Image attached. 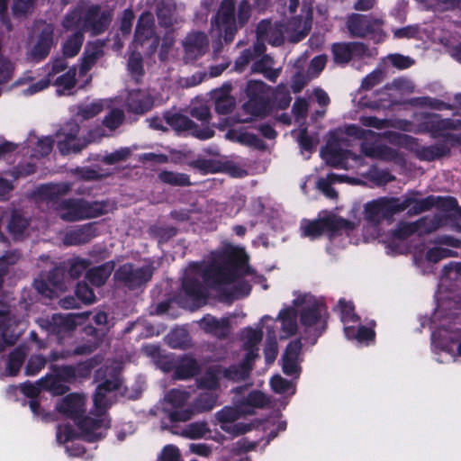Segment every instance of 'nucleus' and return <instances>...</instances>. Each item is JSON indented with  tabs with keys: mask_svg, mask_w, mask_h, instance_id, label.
I'll list each match as a JSON object with an SVG mask.
<instances>
[{
	"mask_svg": "<svg viewBox=\"0 0 461 461\" xmlns=\"http://www.w3.org/2000/svg\"><path fill=\"white\" fill-rule=\"evenodd\" d=\"M120 385V378L117 374H113L96 388L94 396L95 411L77 421L82 437L86 441L94 442L104 437L110 424L105 410L116 400L115 391L119 390Z\"/></svg>",
	"mask_w": 461,
	"mask_h": 461,
	"instance_id": "nucleus-4",
	"label": "nucleus"
},
{
	"mask_svg": "<svg viewBox=\"0 0 461 461\" xmlns=\"http://www.w3.org/2000/svg\"><path fill=\"white\" fill-rule=\"evenodd\" d=\"M104 109V101L98 100L90 104H85L78 106L77 115L82 119L87 120L99 114Z\"/></svg>",
	"mask_w": 461,
	"mask_h": 461,
	"instance_id": "nucleus-53",
	"label": "nucleus"
},
{
	"mask_svg": "<svg viewBox=\"0 0 461 461\" xmlns=\"http://www.w3.org/2000/svg\"><path fill=\"white\" fill-rule=\"evenodd\" d=\"M25 355L26 353L22 348L14 349L10 354L6 366V373L8 375H15L19 372L23 363Z\"/></svg>",
	"mask_w": 461,
	"mask_h": 461,
	"instance_id": "nucleus-52",
	"label": "nucleus"
},
{
	"mask_svg": "<svg viewBox=\"0 0 461 461\" xmlns=\"http://www.w3.org/2000/svg\"><path fill=\"white\" fill-rule=\"evenodd\" d=\"M113 210V205L104 202H87L82 199H68L57 207L59 216L67 221L98 217Z\"/></svg>",
	"mask_w": 461,
	"mask_h": 461,
	"instance_id": "nucleus-10",
	"label": "nucleus"
},
{
	"mask_svg": "<svg viewBox=\"0 0 461 461\" xmlns=\"http://www.w3.org/2000/svg\"><path fill=\"white\" fill-rule=\"evenodd\" d=\"M357 226L356 222L346 221L331 212H326L318 220L303 221L301 225L303 235L315 239L324 232L338 230H351Z\"/></svg>",
	"mask_w": 461,
	"mask_h": 461,
	"instance_id": "nucleus-13",
	"label": "nucleus"
},
{
	"mask_svg": "<svg viewBox=\"0 0 461 461\" xmlns=\"http://www.w3.org/2000/svg\"><path fill=\"white\" fill-rule=\"evenodd\" d=\"M89 262L83 258H73L70 262L69 274L72 277H79L88 267Z\"/></svg>",
	"mask_w": 461,
	"mask_h": 461,
	"instance_id": "nucleus-64",
	"label": "nucleus"
},
{
	"mask_svg": "<svg viewBox=\"0 0 461 461\" xmlns=\"http://www.w3.org/2000/svg\"><path fill=\"white\" fill-rule=\"evenodd\" d=\"M332 54L336 63L345 64L353 58L371 57L373 50L360 42L335 43L332 46Z\"/></svg>",
	"mask_w": 461,
	"mask_h": 461,
	"instance_id": "nucleus-24",
	"label": "nucleus"
},
{
	"mask_svg": "<svg viewBox=\"0 0 461 461\" xmlns=\"http://www.w3.org/2000/svg\"><path fill=\"white\" fill-rule=\"evenodd\" d=\"M112 13L101 10L98 6L77 7L68 14L63 20V27L68 31H76L63 44L66 57L76 56L83 44V32L91 31L94 34L102 32L109 24Z\"/></svg>",
	"mask_w": 461,
	"mask_h": 461,
	"instance_id": "nucleus-3",
	"label": "nucleus"
},
{
	"mask_svg": "<svg viewBox=\"0 0 461 461\" xmlns=\"http://www.w3.org/2000/svg\"><path fill=\"white\" fill-rule=\"evenodd\" d=\"M422 118L423 122L417 127H414L411 123L404 122V125L401 126V128L405 131H430L434 136H436L438 134L439 135L441 131L457 128V124L459 123V121L441 119L436 113L427 114Z\"/></svg>",
	"mask_w": 461,
	"mask_h": 461,
	"instance_id": "nucleus-23",
	"label": "nucleus"
},
{
	"mask_svg": "<svg viewBox=\"0 0 461 461\" xmlns=\"http://www.w3.org/2000/svg\"><path fill=\"white\" fill-rule=\"evenodd\" d=\"M230 86L224 85L221 89L213 92L215 99V110L219 113H228L235 104V100L230 95Z\"/></svg>",
	"mask_w": 461,
	"mask_h": 461,
	"instance_id": "nucleus-41",
	"label": "nucleus"
},
{
	"mask_svg": "<svg viewBox=\"0 0 461 461\" xmlns=\"http://www.w3.org/2000/svg\"><path fill=\"white\" fill-rule=\"evenodd\" d=\"M28 226L26 219L22 217L18 213H14L12 216L11 221L8 224V229L11 234L15 238L20 237Z\"/></svg>",
	"mask_w": 461,
	"mask_h": 461,
	"instance_id": "nucleus-55",
	"label": "nucleus"
},
{
	"mask_svg": "<svg viewBox=\"0 0 461 461\" xmlns=\"http://www.w3.org/2000/svg\"><path fill=\"white\" fill-rule=\"evenodd\" d=\"M40 385L42 389L51 393L54 395H60L67 392L68 387L57 375H47L40 380Z\"/></svg>",
	"mask_w": 461,
	"mask_h": 461,
	"instance_id": "nucleus-46",
	"label": "nucleus"
},
{
	"mask_svg": "<svg viewBox=\"0 0 461 461\" xmlns=\"http://www.w3.org/2000/svg\"><path fill=\"white\" fill-rule=\"evenodd\" d=\"M86 397L80 393H69L56 403V410L62 415L77 420L85 411Z\"/></svg>",
	"mask_w": 461,
	"mask_h": 461,
	"instance_id": "nucleus-27",
	"label": "nucleus"
},
{
	"mask_svg": "<svg viewBox=\"0 0 461 461\" xmlns=\"http://www.w3.org/2000/svg\"><path fill=\"white\" fill-rule=\"evenodd\" d=\"M225 138L231 141L239 142L242 145L253 147L256 149H263L264 143L256 135L244 131L242 130L232 129L227 131Z\"/></svg>",
	"mask_w": 461,
	"mask_h": 461,
	"instance_id": "nucleus-39",
	"label": "nucleus"
},
{
	"mask_svg": "<svg viewBox=\"0 0 461 461\" xmlns=\"http://www.w3.org/2000/svg\"><path fill=\"white\" fill-rule=\"evenodd\" d=\"M323 158L331 166L349 169L355 167L360 158L348 150H335L328 147L321 152Z\"/></svg>",
	"mask_w": 461,
	"mask_h": 461,
	"instance_id": "nucleus-29",
	"label": "nucleus"
},
{
	"mask_svg": "<svg viewBox=\"0 0 461 461\" xmlns=\"http://www.w3.org/2000/svg\"><path fill=\"white\" fill-rule=\"evenodd\" d=\"M292 305L282 309L277 320L281 321L282 338L299 334L302 339L314 344L325 331L329 312L321 297L310 293H293Z\"/></svg>",
	"mask_w": 461,
	"mask_h": 461,
	"instance_id": "nucleus-2",
	"label": "nucleus"
},
{
	"mask_svg": "<svg viewBox=\"0 0 461 461\" xmlns=\"http://www.w3.org/2000/svg\"><path fill=\"white\" fill-rule=\"evenodd\" d=\"M336 312L339 314L340 321L344 324V333L348 339H356L359 344H367L375 338L372 328L355 326L358 321V316L354 312L351 302L340 299L336 306Z\"/></svg>",
	"mask_w": 461,
	"mask_h": 461,
	"instance_id": "nucleus-11",
	"label": "nucleus"
},
{
	"mask_svg": "<svg viewBox=\"0 0 461 461\" xmlns=\"http://www.w3.org/2000/svg\"><path fill=\"white\" fill-rule=\"evenodd\" d=\"M210 432L207 424L204 422H194L186 425L179 433L180 436L191 438L197 439L206 436L207 433Z\"/></svg>",
	"mask_w": 461,
	"mask_h": 461,
	"instance_id": "nucleus-51",
	"label": "nucleus"
},
{
	"mask_svg": "<svg viewBox=\"0 0 461 461\" xmlns=\"http://www.w3.org/2000/svg\"><path fill=\"white\" fill-rule=\"evenodd\" d=\"M327 63V57L324 55H320L312 59L309 68L307 70V74L309 77H317L322 69L325 68Z\"/></svg>",
	"mask_w": 461,
	"mask_h": 461,
	"instance_id": "nucleus-61",
	"label": "nucleus"
},
{
	"mask_svg": "<svg viewBox=\"0 0 461 461\" xmlns=\"http://www.w3.org/2000/svg\"><path fill=\"white\" fill-rule=\"evenodd\" d=\"M381 22L371 20L366 16L360 14H352L348 17L347 26L352 36L364 37L371 34L376 42L382 41L385 35L381 28Z\"/></svg>",
	"mask_w": 461,
	"mask_h": 461,
	"instance_id": "nucleus-17",
	"label": "nucleus"
},
{
	"mask_svg": "<svg viewBox=\"0 0 461 461\" xmlns=\"http://www.w3.org/2000/svg\"><path fill=\"white\" fill-rule=\"evenodd\" d=\"M113 263L108 262L101 267L89 270L86 274V278L92 285L100 286L105 283L113 270Z\"/></svg>",
	"mask_w": 461,
	"mask_h": 461,
	"instance_id": "nucleus-45",
	"label": "nucleus"
},
{
	"mask_svg": "<svg viewBox=\"0 0 461 461\" xmlns=\"http://www.w3.org/2000/svg\"><path fill=\"white\" fill-rule=\"evenodd\" d=\"M201 328L208 333L218 338L225 337L230 330L229 320L216 319L213 316L207 315L200 321Z\"/></svg>",
	"mask_w": 461,
	"mask_h": 461,
	"instance_id": "nucleus-36",
	"label": "nucleus"
},
{
	"mask_svg": "<svg viewBox=\"0 0 461 461\" xmlns=\"http://www.w3.org/2000/svg\"><path fill=\"white\" fill-rule=\"evenodd\" d=\"M309 19L294 18L285 26L272 28L269 22H261L258 26V36L261 41H267L273 45H280L285 39L297 42L309 32Z\"/></svg>",
	"mask_w": 461,
	"mask_h": 461,
	"instance_id": "nucleus-8",
	"label": "nucleus"
},
{
	"mask_svg": "<svg viewBox=\"0 0 461 461\" xmlns=\"http://www.w3.org/2000/svg\"><path fill=\"white\" fill-rule=\"evenodd\" d=\"M431 204V198L417 200L412 197H382L366 203L365 219L373 225H378L382 221L388 220L393 214L406 209H410L412 213H420L429 209Z\"/></svg>",
	"mask_w": 461,
	"mask_h": 461,
	"instance_id": "nucleus-7",
	"label": "nucleus"
},
{
	"mask_svg": "<svg viewBox=\"0 0 461 461\" xmlns=\"http://www.w3.org/2000/svg\"><path fill=\"white\" fill-rule=\"evenodd\" d=\"M28 146L32 149V156L43 157L50 153L53 147V140L50 137L38 138L31 135L27 140Z\"/></svg>",
	"mask_w": 461,
	"mask_h": 461,
	"instance_id": "nucleus-44",
	"label": "nucleus"
},
{
	"mask_svg": "<svg viewBox=\"0 0 461 461\" xmlns=\"http://www.w3.org/2000/svg\"><path fill=\"white\" fill-rule=\"evenodd\" d=\"M274 60L269 56H264L252 66V71L261 73L270 81H276L279 77L280 68H274Z\"/></svg>",
	"mask_w": 461,
	"mask_h": 461,
	"instance_id": "nucleus-43",
	"label": "nucleus"
},
{
	"mask_svg": "<svg viewBox=\"0 0 461 461\" xmlns=\"http://www.w3.org/2000/svg\"><path fill=\"white\" fill-rule=\"evenodd\" d=\"M267 86L262 81H249L247 86L248 102L243 110L252 117L265 113L267 104Z\"/></svg>",
	"mask_w": 461,
	"mask_h": 461,
	"instance_id": "nucleus-16",
	"label": "nucleus"
},
{
	"mask_svg": "<svg viewBox=\"0 0 461 461\" xmlns=\"http://www.w3.org/2000/svg\"><path fill=\"white\" fill-rule=\"evenodd\" d=\"M390 137L393 143L414 151L420 159L430 161L446 153V149L442 146L423 147L419 145L414 138L406 134L395 133Z\"/></svg>",
	"mask_w": 461,
	"mask_h": 461,
	"instance_id": "nucleus-19",
	"label": "nucleus"
},
{
	"mask_svg": "<svg viewBox=\"0 0 461 461\" xmlns=\"http://www.w3.org/2000/svg\"><path fill=\"white\" fill-rule=\"evenodd\" d=\"M432 347L437 361L447 363L461 358V329L456 327L440 328L432 333Z\"/></svg>",
	"mask_w": 461,
	"mask_h": 461,
	"instance_id": "nucleus-9",
	"label": "nucleus"
},
{
	"mask_svg": "<svg viewBox=\"0 0 461 461\" xmlns=\"http://www.w3.org/2000/svg\"><path fill=\"white\" fill-rule=\"evenodd\" d=\"M128 109L136 113L149 110L154 104V99L149 90H131L126 98Z\"/></svg>",
	"mask_w": 461,
	"mask_h": 461,
	"instance_id": "nucleus-30",
	"label": "nucleus"
},
{
	"mask_svg": "<svg viewBox=\"0 0 461 461\" xmlns=\"http://www.w3.org/2000/svg\"><path fill=\"white\" fill-rule=\"evenodd\" d=\"M165 119L167 124L171 126L175 131L187 132L200 140L211 139L214 134L213 130L210 127L203 126L201 128L188 117L179 113H168L166 115Z\"/></svg>",
	"mask_w": 461,
	"mask_h": 461,
	"instance_id": "nucleus-21",
	"label": "nucleus"
},
{
	"mask_svg": "<svg viewBox=\"0 0 461 461\" xmlns=\"http://www.w3.org/2000/svg\"><path fill=\"white\" fill-rule=\"evenodd\" d=\"M54 45V28L50 23H42L31 38L26 57L32 61H41L47 58Z\"/></svg>",
	"mask_w": 461,
	"mask_h": 461,
	"instance_id": "nucleus-15",
	"label": "nucleus"
},
{
	"mask_svg": "<svg viewBox=\"0 0 461 461\" xmlns=\"http://www.w3.org/2000/svg\"><path fill=\"white\" fill-rule=\"evenodd\" d=\"M217 396L212 392H206L200 395L196 407L199 411H210L216 403Z\"/></svg>",
	"mask_w": 461,
	"mask_h": 461,
	"instance_id": "nucleus-60",
	"label": "nucleus"
},
{
	"mask_svg": "<svg viewBox=\"0 0 461 461\" xmlns=\"http://www.w3.org/2000/svg\"><path fill=\"white\" fill-rule=\"evenodd\" d=\"M14 70L15 65L11 59L8 58L0 59V95L3 92L10 89L7 85L12 79Z\"/></svg>",
	"mask_w": 461,
	"mask_h": 461,
	"instance_id": "nucleus-47",
	"label": "nucleus"
},
{
	"mask_svg": "<svg viewBox=\"0 0 461 461\" xmlns=\"http://www.w3.org/2000/svg\"><path fill=\"white\" fill-rule=\"evenodd\" d=\"M245 415L240 411V405L236 407H225L215 414L220 428L231 436H238L246 433L250 426L244 423H237L236 420Z\"/></svg>",
	"mask_w": 461,
	"mask_h": 461,
	"instance_id": "nucleus-20",
	"label": "nucleus"
},
{
	"mask_svg": "<svg viewBox=\"0 0 461 461\" xmlns=\"http://www.w3.org/2000/svg\"><path fill=\"white\" fill-rule=\"evenodd\" d=\"M443 224L442 218L435 216L434 218L428 219L422 218L415 222L408 223L402 222L396 230V236L400 239H404L412 233L418 232L419 234L431 232L438 229Z\"/></svg>",
	"mask_w": 461,
	"mask_h": 461,
	"instance_id": "nucleus-25",
	"label": "nucleus"
},
{
	"mask_svg": "<svg viewBox=\"0 0 461 461\" xmlns=\"http://www.w3.org/2000/svg\"><path fill=\"white\" fill-rule=\"evenodd\" d=\"M180 451L175 445H167L158 456L160 461H180Z\"/></svg>",
	"mask_w": 461,
	"mask_h": 461,
	"instance_id": "nucleus-62",
	"label": "nucleus"
},
{
	"mask_svg": "<svg viewBox=\"0 0 461 461\" xmlns=\"http://www.w3.org/2000/svg\"><path fill=\"white\" fill-rule=\"evenodd\" d=\"M301 350L302 343L300 339L291 341L286 347L283 356V371L285 375L299 376L301 372Z\"/></svg>",
	"mask_w": 461,
	"mask_h": 461,
	"instance_id": "nucleus-28",
	"label": "nucleus"
},
{
	"mask_svg": "<svg viewBox=\"0 0 461 461\" xmlns=\"http://www.w3.org/2000/svg\"><path fill=\"white\" fill-rule=\"evenodd\" d=\"M123 121V113L121 110L115 109L109 113L104 118V124L109 130L116 129Z\"/></svg>",
	"mask_w": 461,
	"mask_h": 461,
	"instance_id": "nucleus-63",
	"label": "nucleus"
},
{
	"mask_svg": "<svg viewBox=\"0 0 461 461\" xmlns=\"http://www.w3.org/2000/svg\"><path fill=\"white\" fill-rule=\"evenodd\" d=\"M198 366L194 359L186 357L181 359L176 369V377L178 379H186L194 375Z\"/></svg>",
	"mask_w": 461,
	"mask_h": 461,
	"instance_id": "nucleus-49",
	"label": "nucleus"
},
{
	"mask_svg": "<svg viewBox=\"0 0 461 461\" xmlns=\"http://www.w3.org/2000/svg\"><path fill=\"white\" fill-rule=\"evenodd\" d=\"M272 390L279 394L292 396L295 393V384L285 379L279 375H274L270 380Z\"/></svg>",
	"mask_w": 461,
	"mask_h": 461,
	"instance_id": "nucleus-48",
	"label": "nucleus"
},
{
	"mask_svg": "<svg viewBox=\"0 0 461 461\" xmlns=\"http://www.w3.org/2000/svg\"><path fill=\"white\" fill-rule=\"evenodd\" d=\"M71 318V315L64 316L61 314H54L51 320L39 319L37 322L40 327L47 332L61 333L62 331L72 329L74 321Z\"/></svg>",
	"mask_w": 461,
	"mask_h": 461,
	"instance_id": "nucleus-34",
	"label": "nucleus"
},
{
	"mask_svg": "<svg viewBox=\"0 0 461 461\" xmlns=\"http://www.w3.org/2000/svg\"><path fill=\"white\" fill-rule=\"evenodd\" d=\"M104 133L97 136L90 135L87 139L80 134V127L77 123L70 122L64 124L56 133V142L59 152L63 155L77 153L85 149L91 141H95Z\"/></svg>",
	"mask_w": 461,
	"mask_h": 461,
	"instance_id": "nucleus-12",
	"label": "nucleus"
},
{
	"mask_svg": "<svg viewBox=\"0 0 461 461\" xmlns=\"http://www.w3.org/2000/svg\"><path fill=\"white\" fill-rule=\"evenodd\" d=\"M95 236V224L88 223L67 232L64 243L68 246L80 245L88 242Z\"/></svg>",
	"mask_w": 461,
	"mask_h": 461,
	"instance_id": "nucleus-35",
	"label": "nucleus"
},
{
	"mask_svg": "<svg viewBox=\"0 0 461 461\" xmlns=\"http://www.w3.org/2000/svg\"><path fill=\"white\" fill-rule=\"evenodd\" d=\"M128 70L136 80L143 74L142 58L140 53L133 52L128 61Z\"/></svg>",
	"mask_w": 461,
	"mask_h": 461,
	"instance_id": "nucleus-56",
	"label": "nucleus"
},
{
	"mask_svg": "<svg viewBox=\"0 0 461 461\" xmlns=\"http://www.w3.org/2000/svg\"><path fill=\"white\" fill-rule=\"evenodd\" d=\"M21 392L27 397L31 398L29 407L34 414L39 413V402L36 397L39 395L41 389L40 382L37 384L24 383L20 385Z\"/></svg>",
	"mask_w": 461,
	"mask_h": 461,
	"instance_id": "nucleus-50",
	"label": "nucleus"
},
{
	"mask_svg": "<svg viewBox=\"0 0 461 461\" xmlns=\"http://www.w3.org/2000/svg\"><path fill=\"white\" fill-rule=\"evenodd\" d=\"M268 402L269 400L265 393L260 391H253L239 404L240 405V411L248 415L252 414L255 408H263Z\"/></svg>",
	"mask_w": 461,
	"mask_h": 461,
	"instance_id": "nucleus-40",
	"label": "nucleus"
},
{
	"mask_svg": "<svg viewBox=\"0 0 461 461\" xmlns=\"http://www.w3.org/2000/svg\"><path fill=\"white\" fill-rule=\"evenodd\" d=\"M362 151L363 153L370 158H381L387 160H401L398 157V154L395 150L386 146L382 145L381 143L375 142L373 144L363 143L362 144Z\"/></svg>",
	"mask_w": 461,
	"mask_h": 461,
	"instance_id": "nucleus-37",
	"label": "nucleus"
},
{
	"mask_svg": "<svg viewBox=\"0 0 461 461\" xmlns=\"http://www.w3.org/2000/svg\"><path fill=\"white\" fill-rule=\"evenodd\" d=\"M189 394L185 391L173 389L165 396V411L173 421H185L192 416V411L185 408Z\"/></svg>",
	"mask_w": 461,
	"mask_h": 461,
	"instance_id": "nucleus-18",
	"label": "nucleus"
},
{
	"mask_svg": "<svg viewBox=\"0 0 461 461\" xmlns=\"http://www.w3.org/2000/svg\"><path fill=\"white\" fill-rule=\"evenodd\" d=\"M242 345L246 351L244 361L240 366H231L223 372L220 370H210L201 380V385L210 390L215 389L219 384V378L221 374L225 377L240 381L245 379L251 368L250 363L258 357V344L262 339V331L252 328H247L242 331Z\"/></svg>",
	"mask_w": 461,
	"mask_h": 461,
	"instance_id": "nucleus-6",
	"label": "nucleus"
},
{
	"mask_svg": "<svg viewBox=\"0 0 461 461\" xmlns=\"http://www.w3.org/2000/svg\"><path fill=\"white\" fill-rule=\"evenodd\" d=\"M395 39H422L423 32L417 25H409L401 29L393 30Z\"/></svg>",
	"mask_w": 461,
	"mask_h": 461,
	"instance_id": "nucleus-58",
	"label": "nucleus"
},
{
	"mask_svg": "<svg viewBox=\"0 0 461 461\" xmlns=\"http://www.w3.org/2000/svg\"><path fill=\"white\" fill-rule=\"evenodd\" d=\"M154 20L150 13H143L138 22L135 41L143 46L149 52L153 53L158 43V37L153 31Z\"/></svg>",
	"mask_w": 461,
	"mask_h": 461,
	"instance_id": "nucleus-22",
	"label": "nucleus"
},
{
	"mask_svg": "<svg viewBox=\"0 0 461 461\" xmlns=\"http://www.w3.org/2000/svg\"><path fill=\"white\" fill-rule=\"evenodd\" d=\"M208 41L204 33L194 32L189 34L184 42L185 59L193 60L204 53Z\"/></svg>",
	"mask_w": 461,
	"mask_h": 461,
	"instance_id": "nucleus-32",
	"label": "nucleus"
},
{
	"mask_svg": "<svg viewBox=\"0 0 461 461\" xmlns=\"http://www.w3.org/2000/svg\"><path fill=\"white\" fill-rule=\"evenodd\" d=\"M152 275L149 267L134 268L132 265L125 264L122 266L115 273L117 279L123 281L129 286H137L148 282Z\"/></svg>",
	"mask_w": 461,
	"mask_h": 461,
	"instance_id": "nucleus-26",
	"label": "nucleus"
},
{
	"mask_svg": "<svg viewBox=\"0 0 461 461\" xmlns=\"http://www.w3.org/2000/svg\"><path fill=\"white\" fill-rule=\"evenodd\" d=\"M62 271L59 268H56L50 272L48 277V283L42 279H37L34 281V286L40 294L51 298L57 292L65 290V286L62 284Z\"/></svg>",
	"mask_w": 461,
	"mask_h": 461,
	"instance_id": "nucleus-31",
	"label": "nucleus"
},
{
	"mask_svg": "<svg viewBox=\"0 0 461 461\" xmlns=\"http://www.w3.org/2000/svg\"><path fill=\"white\" fill-rule=\"evenodd\" d=\"M157 14L161 25L169 27L177 23L176 8L171 1L156 0Z\"/></svg>",
	"mask_w": 461,
	"mask_h": 461,
	"instance_id": "nucleus-38",
	"label": "nucleus"
},
{
	"mask_svg": "<svg viewBox=\"0 0 461 461\" xmlns=\"http://www.w3.org/2000/svg\"><path fill=\"white\" fill-rule=\"evenodd\" d=\"M103 55L102 47L99 44H88L86 48L79 68L80 76L86 75L97 59Z\"/></svg>",
	"mask_w": 461,
	"mask_h": 461,
	"instance_id": "nucleus-42",
	"label": "nucleus"
},
{
	"mask_svg": "<svg viewBox=\"0 0 461 461\" xmlns=\"http://www.w3.org/2000/svg\"><path fill=\"white\" fill-rule=\"evenodd\" d=\"M57 440L66 445V451L71 456H83L85 454V447L81 442L74 440V433L68 426L58 428Z\"/></svg>",
	"mask_w": 461,
	"mask_h": 461,
	"instance_id": "nucleus-33",
	"label": "nucleus"
},
{
	"mask_svg": "<svg viewBox=\"0 0 461 461\" xmlns=\"http://www.w3.org/2000/svg\"><path fill=\"white\" fill-rule=\"evenodd\" d=\"M67 68L68 64L65 59H53L42 68L46 73L45 77L32 83L35 79L33 73L27 71L13 84L12 87L30 84L23 92L25 95H31L46 89L52 84L57 87V93L59 95L69 94L76 86L77 72L75 68H70L66 70Z\"/></svg>",
	"mask_w": 461,
	"mask_h": 461,
	"instance_id": "nucleus-5",
	"label": "nucleus"
},
{
	"mask_svg": "<svg viewBox=\"0 0 461 461\" xmlns=\"http://www.w3.org/2000/svg\"><path fill=\"white\" fill-rule=\"evenodd\" d=\"M384 79V73L381 69H375L373 72L368 74L363 78L360 88L358 89V95L363 90H370L374 86H377Z\"/></svg>",
	"mask_w": 461,
	"mask_h": 461,
	"instance_id": "nucleus-54",
	"label": "nucleus"
},
{
	"mask_svg": "<svg viewBox=\"0 0 461 461\" xmlns=\"http://www.w3.org/2000/svg\"><path fill=\"white\" fill-rule=\"evenodd\" d=\"M234 7L233 0H223L212 25V35L223 38L225 42L231 41L237 32Z\"/></svg>",
	"mask_w": 461,
	"mask_h": 461,
	"instance_id": "nucleus-14",
	"label": "nucleus"
},
{
	"mask_svg": "<svg viewBox=\"0 0 461 461\" xmlns=\"http://www.w3.org/2000/svg\"><path fill=\"white\" fill-rule=\"evenodd\" d=\"M247 260L248 257L242 249L229 246L222 252L215 253L209 266H191L183 282L184 291L194 304H199L205 299L208 287L223 291L232 296H244L249 294L250 287L247 284L240 283V275L245 276L246 282L261 284L267 289L265 278L246 267Z\"/></svg>",
	"mask_w": 461,
	"mask_h": 461,
	"instance_id": "nucleus-1",
	"label": "nucleus"
},
{
	"mask_svg": "<svg viewBox=\"0 0 461 461\" xmlns=\"http://www.w3.org/2000/svg\"><path fill=\"white\" fill-rule=\"evenodd\" d=\"M69 189L70 186L67 183L50 184L41 187V193L43 195L50 196V199H53L59 195L67 194Z\"/></svg>",
	"mask_w": 461,
	"mask_h": 461,
	"instance_id": "nucleus-57",
	"label": "nucleus"
},
{
	"mask_svg": "<svg viewBox=\"0 0 461 461\" xmlns=\"http://www.w3.org/2000/svg\"><path fill=\"white\" fill-rule=\"evenodd\" d=\"M158 177L162 182L171 185H185L189 184V178L185 174L164 171L159 174Z\"/></svg>",
	"mask_w": 461,
	"mask_h": 461,
	"instance_id": "nucleus-59",
	"label": "nucleus"
}]
</instances>
